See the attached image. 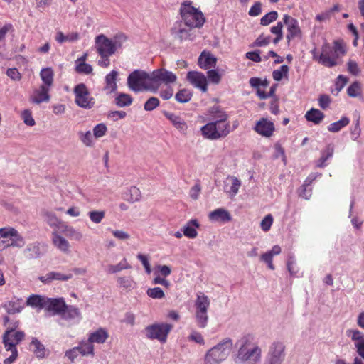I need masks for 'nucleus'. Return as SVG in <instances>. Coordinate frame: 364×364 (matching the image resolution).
<instances>
[{"label": "nucleus", "instance_id": "nucleus-39", "mask_svg": "<svg viewBox=\"0 0 364 364\" xmlns=\"http://www.w3.org/2000/svg\"><path fill=\"white\" fill-rule=\"evenodd\" d=\"M215 129V126L213 125L212 122H209L201 127V134L205 139H208L210 140L218 139Z\"/></svg>", "mask_w": 364, "mask_h": 364}, {"label": "nucleus", "instance_id": "nucleus-43", "mask_svg": "<svg viewBox=\"0 0 364 364\" xmlns=\"http://www.w3.org/2000/svg\"><path fill=\"white\" fill-rule=\"evenodd\" d=\"M79 38V34L73 32L64 35L61 31H58L55 36V40L59 43H63L65 42H74L77 41Z\"/></svg>", "mask_w": 364, "mask_h": 364}, {"label": "nucleus", "instance_id": "nucleus-45", "mask_svg": "<svg viewBox=\"0 0 364 364\" xmlns=\"http://www.w3.org/2000/svg\"><path fill=\"white\" fill-rule=\"evenodd\" d=\"M195 318L197 326L200 328H205L208 323L209 316L208 311H196Z\"/></svg>", "mask_w": 364, "mask_h": 364}, {"label": "nucleus", "instance_id": "nucleus-42", "mask_svg": "<svg viewBox=\"0 0 364 364\" xmlns=\"http://www.w3.org/2000/svg\"><path fill=\"white\" fill-rule=\"evenodd\" d=\"M119 287L127 290H132L137 287L136 282L131 277H119L117 278Z\"/></svg>", "mask_w": 364, "mask_h": 364}, {"label": "nucleus", "instance_id": "nucleus-63", "mask_svg": "<svg viewBox=\"0 0 364 364\" xmlns=\"http://www.w3.org/2000/svg\"><path fill=\"white\" fill-rule=\"evenodd\" d=\"M21 118L23 122L28 126H34L36 122L32 116V113L29 109H25L21 113Z\"/></svg>", "mask_w": 364, "mask_h": 364}, {"label": "nucleus", "instance_id": "nucleus-60", "mask_svg": "<svg viewBox=\"0 0 364 364\" xmlns=\"http://www.w3.org/2000/svg\"><path fill=\"white\" fill-rule=\"evenodd\" d=\"M107 127L104 123H100L93 127V136L95 138H100L105 135Z\"/></svg>", "mask_w": 364, "mask_h": 364}, {"label": "nucleus", "instance_id": "nucleus-41", "mask_svg": "<svg viewBox=\"0 0 364 364\" xmlns=\"http://www.w3.org/2000/svg\"><path fill=\"white\" fill-rule=\"evenodd\" d=\"M347 336L351 338L355 348L364 345V333L358 330L347 331Z\"/></svg>", "mask_w": 364, "mask_h": 364}, {"label": "nucleus", "instance_id": "nucleus-22", "mask_svg": "<svg viewBox=\"0 0 364 364\" xmlns=\"http://www.w3.org/2000/svg\"><path fill=\"white\" fill-rule=\"evenodd\" d=\"M42 216L43 218L44 221L54 230H57L59 231L61 228L62 225L64 224L65 222L62 221L60 218L57 217L55 213L44 210L42 212Z\"/></svg>", "mask_w": 364, "mask_h": 364}, {"label": "nucleus", "instance_id": "nucleus-8", "mask_svg": "<svg viewBox=\"0 0 364 364\" xmlns=\"http://www.w3.org/2000/svg\"><path fill=\"white\" fill-rule=\"evenodd\" d=\"M75 104L83 109H90L95 105V100L92 97L88 88L84 83L77 84L73 89Z\"/></svg>", "mask_w": 364, "mask_h": 364}, {"label": "nucleus", "instance_id": "nucleus-33", "mask_svg": "<svg viewBox=\"0 0 364 364\" xmlns=\"http://www.w3.org/2000/svg\"><path fill=\"white\" fill-rule=\"evenodd\" d=\"M23 254L29 259L38 258L41 256L39 244L36 242L28 244L24 249Z\"/></svg>", "mask_w": 364, "mask_h": 364}, {"label": "nucleus", "instance_id": "nucleus-49", "mask_svg": "<svg viewBox=\"0 0 364 364\" xmlns=\"http://www.w3.org/2000/svg\"><path fill=\"white\" fill-rule=\"evenodd\" d=\"M132 101L131 95L125 93H120L115 98L116 105L119 107L129 106Z\"/></svg>", "mask_w": 364, "mask_h": 364}, {"label": "nucleus", "instance_id": "nucleus-36", "mask_svg": "<svg viewBox=\"0 0 364 364\" xmlns=\"http://www.w3.org/2000/svg\"><path fill=\"white\" fill-rule=\"evenodd\" d=\"M305 117L307 121L318 124L323 119L324 114L319 109L312 108L306 113Z\"/></svg>", "mask_w": 364, "mask_h": 364}, {"label": "nucleus", "instance_id": "nucleus-16", "mask_svg": "<svg viewBox=\"0 0 364 364\" xmlns=\"http://www.w3.org/2000/svg\"><path fill=\"white\" fill-rule=\"evenodd\" d=\"M187 80L191 85L199 88L202 92H205L207 91V77L202 73L190 71L187 74Z\"/></svg>", "mask_w": 364, "mask_h": 364}, {"label": "nucleus", "instance_id": "nucleus-21", "mask_svg": "<svg viewBox=\"0 0 364 364\" xmlns=\"http://www.w3.org/2000/svg\"><path fill=\"white\" fill-rule=\"evenodd\" d=\"M65 308V302L63 298L51 299L47 297L45 309L52 311L53 314H60Z\"/></svg>", "mask_w": 364, "mask_h": 364}, {"label": "nucleus", "instance_id": "nucleus-19", "mask_svg": "<svg viewBox=\"0 0 364 364\" xmlns=\"http://www.w3.org/2000/svg\"><path fill=\"white\" fill-rule=\"evenodd\" d=\"M164 116L181 134H187L188 127L186 122L181 117L168 112H164Z\"/></svg>", "mask_w": 364, "mask_h": 364}, {"label": "nucleus", "instance_id": "nucleus-27", "mask_svg": "<svg viewBox=\"0 0 364 364\" xmlns=\"http://www.w3.org/2000/svg\"><path fill=\"white\" fill-rule=\"evenodd\" d=\"M200 226L196 219H191L183 228V235L190 239L196 238L198 235L197 228Z\"/></svg>", "mask_w": 364, "mask_h": 364}, {"label": "nucleus", "instance_id": "nucleus-44", "mask_svg": "<svg viewBox=\"0 0 364 364\" xmlns=\"http://www.w3.org/2000/svg\"><path fill=\"white\" fill-rule=\"evenodd\" d=\"M31 348H32V350L36 355V357L39 358H42L46 355V348L36 338L32 339L31 343Z\"/></svg>", "mask_w": 364, "mask_h": 364}, {"label": "nucleus", "instance_id": "nucleus-59", "mask_svg": "<svg viewBox=\"0 0 364 364\" xmlns=\"http://www.w3.org/2000/svg\"><path fill=\"white\" fill-rule=\"evenodd\" d=\"M108 230L110 231L112 235L119 240L127 241L130 238V235L124 230L110 228L108 229Z\"/></svg>", "mask_w": 364, "mask_h": 364}, {"label": "nucleus", "instance_id": "nucleus-20", "mask_svg": "<svg viewBox=\"0 0 364 364\" xmlns=\"http://www.w3.org/2000/svg\"><path fill=\"white\" fill-rule=\"evenodd\" d=\"M208 218L213 223H225L232 220V216L227 210L218 208L209 213Z\"/></svg>", "mask_w": 364, "mask_h": 364}, {"label": "nucleus", "instance_id": "nucleus-10", "mask_svg": "<svg viewBox=\"0 0 364 364\" xmlns=\"http://www.w3.org/2000/svg\"><path fill=\"white\" fill-rule=\"evenodd\" d=\"M285 355L284 344L281 341H274L269 348L264 364H282Z\"/></svg>", "mask_w": 364, "mask_h": 364}, {"label": "nucleus", "instance_id": "nucleus-23", "mask_svg": "<svg viewBox=\"0 0 364 364\" xmlns=\"http://www.w3.org/2000/svg\"><path fill=\"white\" fill-rule=\"evenodd\" d=\"M217 58L209 52L203 51L198 58L199 66L205 70H210L215 68Z\"/></svg>", "mask_w": 364, "mask_h": 364}, {"label": "nucleus", "instance_id": "nucleus-7", "mask_svg": "<svg viewBox=\"0 0 364 364\" xmlns=\"http://www.w3.org/2000/svg\"><path fill=\"white\" fill-rule=\"evenodd\" d=\"M173 328V325L167 323H154L147 326L145 329L146 336L151 340L156 339L164 343L167 341L168 335Z\"/></svg>", "mask_w": 364, "mask_h": 364}, {"label": "nucleus", "instance_id": "nucleus-29", "mask_svg": "<svg viewBox=\"0 0 364 364\" xmlns=\"http://www.w3.org/2000/svg\"><path fill=\"white\" fill-rule=\"evenodd\" d=\"M4 308L7 313L14 314L20 313L24 308V304L22 299H14L11 301L6 302L4 305Z\"/></svg>", "mask_w": 364, "mask_h": 364}, {"label": "nucleus", "instance_id": "nucleus-62", "mask_svg": "<svg viewBox=\"0 0 364 364\" xmlns=\"http://www.w3.org/2000/svg\"><path fill=\"white\" fill-rule=\"evenodd\" d=\"M171 273V268L167 265H156L154 269V274H158L164 277H167Z\"/></svg>", "mask_w": 364, "mask_h": 364}, {"label": "nucleus", "instance_id": "nucleus-34", "mask_svg": "<svg viewBox=\"0 0 364 364\" xmlns=\"http://www.w3.org/2000/svg\"><path fill=\"white\" fill-rule=\"evenodd\" d=\"M53 70L51 68H43L40 72V77L43 82V85L50 88L53 83Z\"/></svg>", "mask_w": 364, "mask_h": 364}, {"label": "nucleus", "instance_id": "nucleus-48", "mask_svg": "<svg viewBox=\"0 0 364 364\" xmlns=\"http://www.w3.org/2000/svg\"><path fill=\"white\" fill-rule=\"evenodd\" d=\"M80 353L82 355H94V346L92 343L89 341H82L77 346Z\"/></svg>", "mask_w": 364, "mask_h": 364}, {"label": "nucleus", "instance_id": "nucleus-3", "mask_svg": "<svg viewBox=\"0 0 364 364\" xmlns=\"http://www.w3.org/2000/svg\"><path fill=\"white\" fill-rule=\"evenodd\" d=\"M232 345V341L229 338L222 340L206 352L203 364H220L230 355Z\"/></svg>", "mask_w": 364, "mask_h": 364}, {"label": "nucleus", "instance_id": "nucleus-64", "mask_svg": "<svg viewBox=\"0 0 364 364\" xmlns=\"http://www.w3.org/2000/svg\"><path fill=\"white\" fill-rule=\"evenodd\" d=\"M159 100L155 97H151L147 100L144 104V109L146 111H152L159 105Z\"/></svg>", "mask_w": 364, "mask_h": 364}, {"label": "nucleus", "instance_id": "nucleus-54", "mask_svg": "<svg viewBox=\"0 0 364 364\" xmlns=\"http://www.w3.org/2000/svg\"><path fill=\"white\" fill-rule=\"evenodd\" d=\"M288 72L289 67L286 65H283L279 69L273 71V79L276 81H280L283 77L287 76Z\"/></svg>", "mask_w": 364, "mask_h": 364}, {"label": "nucleus", "instance_id": "nucleus-37", "mask_svg": "<svg viewBox=\"0 0 364 364\" xmlns=\"http://www.w3.org/2000/svg\"><path fill=\"white\" fill-rule=\"evenodd\" d=\"M109 335L107 332L103 328H99L95 332H92L89 336V341L97 343H103L107 339Z\"/></svg>", "mask_w": 364, "mask_h": 364}, {"label": "nucleus", "instance_id": "nucleus-61", "mask_svg": "<svg viewBox=\"0 0 364 364\" xmlns=\"http://www.w3.org/2000/svg\"><path fill=\"white\" fill-rule=\"evenodd\" d=\"M274 218L271 214L267 215L260 223V228L264 232H267L270 230L273 224Z\"/></svg>", "mask_w": 364, "mask_h": 364}, {"label": "nucleus", "instance_id": "nucleus-28", "mask_svg": "<svg viewBox=\"0 0 364 364\" xmlns=\"http://www.w3.org/2000/svg\"><path fill=\"white\" fill-rule=\"evenodd\" d=\"M210 306V301L208 296L203 292H198L195 301L196 311H208Z\"/></svg>", "mask_w": 364, "mask_h": 364}, {"label": "nucleus", "instance_id": "nucleus-57", "mask_svg": "<svg viewBox=\"0 0 364 364\" xmlns=\"http://www.w3.org/2000/svg\"><path fill=\"white\" fill-rule=\"evenodd\" d=\"M146 294L154 299H161L165 296L164 291L160 287L149 288Z\"/></svg>", "mask_w": 364, "mask_h": 364}, {"label": "nucleus", "instance_id": "nucleus-55", "mask_svg": "<svg viewBox=\"0 0 364 364\" xmlns=\"http://www.w3.org/2000/svg\"><path fill=\"white\" fill-rule=\"evenodd\" d=\"M88 216L92 223L98 224L105 218V213L103 210H92L88 213Z\"/></svg>", "mask_w": 364, "mask_h": 364}, {"label": "nucleus", "instance_id": "nucleus-25", "mask_svg": "<svg viewBox=\"0 0 364 364\" xmlns=\"http://www.w3.org/2000/svg\"><path fill=\"white\" fill-rule=\"evenodd\" d=\"M117 75L118 72L113 70L105 76V86L104 90L107 94H111L117 90V85L116 81Z\"/></svg>", "mask_w": 364, "mask_h": 364}, {"label": "nucleus", "instance_id": "nucleus-24", "mask_svg": "<svg viewBox=\"0 0 364 364\" xmlns=\"http://www.w3.org/2000/svg\"><path fill=\"white\" fill-rule=\"evenodd\" d=\"M60 315L63 319L68 321L76 320L77 322H79L82 318L81 313L78 308L66 304L65 308L62 311Z\"/></svg>", "mask_w": 364, "mask_h": 364}, {"label": "nucleus", "instance_id": "nucleus-26", "mask_svg": "<svg viewBox=\"0 0 364 364\" xmlns=\"http://www.w3.org/2000/svg\"><path fill=\"white\" fill-rule=\"evenodd\" d=\"M46 296L32 294L27 299L26 304L33 309L41 310L46 309Z\"/></svg>", "mask_w": 364, "mask_h": 364}, {"label": "nucleus", "instance_id": "nucleus-30", "mask_svg": "<svg viewBox=\"0 0 364 364\" xmlns=\"http://www.w3.org/2000/svg\"><path fill=\"white\" fill-rule=\"evenodd\" d=\"M59 231L61 234H64L68 237L76 241H80L82 238V234L80 231L77 230L73 226L68 225L65 223L62 225Z\"/></svg>", "mask_w": 364, "mask_h": 364}, {"label": "nucleus", "instance_id": "nucleus-1", "mask_svg": "<svg viewBox=\"0 0 364 364\" xmlns=\"http://www.w3.org/2000/svg\"><path fill=\"white\" fill-rule=\"evenodd\" d=\"M252 337L250 335L243 337L240 341V346L235 358L237 364L247 363H259L262 359L261 348L252 342Z\"/></svg>", "mask_w": 364, "mask_h": 364}, {"label": "nucleus", "instance_id": "nucleus-9", "mask_svg": "<svg viewBox=\"0 0 364 364\" xmlns=\"http://www.w3.org/2000/svg\"><path fill=\"white\" fill-rule=\"evenodd\" d=\"M150 74L151 84L154 87L153 92H156L162 84L168 85L176 82L177 80L176 74L165 68L156 69Z\"/></svg>", "mask_w": 364, "mask_h": 364}, {"label": "nucleus", "instance_id": "nucleus-13", "mask_svg": "<svg viewBox=\"0 0 364 364\" xmlns=\"http://www.w3.org/2000/svg\"><path fill=\"white\" fill-rule=\"evenodd\" d=\"M23 331H14L13 329L7 330L3 336V341L6 350L16 349L18 345L24 338Z\"/></svg>", "mask_w": 364, "mask_h": 364}, {"label": "nucleus", "instance_id": "nucleus-14", "mask_svg": "<svg viewBox=\"0 0 364 364\" xmlns=\"http://www.w3.org/2000/svg\"><path fill=\"white\" fill-rule=\"evenodd\" d=\"M253 129L259 135L269 138L273 135L275 131V127L273 122L267 118L262 117L255 123Z\"/></svg>", "mask_w": 364, "mask_h": 364}, {"label": "nucleus", "instance_id": "nucleus-56", "mask_svg": "<svg viewBox=\"0 0 364 364\" xmlns=\"http://www.w3.org/2000/svg\"><path fill=\"white\" fill-rule=\"evenodd\" d=\"M278 18V13L276 11H272L267 14H265L264 16L262 17L260 20V23L262 26H268L271 23L276 21Z\"/></svg>", "mask_w": 364, "mask_h": 364}, {"label": "nucleus", "instance_id": "nucleus-52", "mask_svg": "<svg viewBox=\"0 0 364 364\" xmlns=\"http://www.w3.org/2000/svg\"><path fill=\"white\" fill-rule=\"evenodd\" d=\"M127 200L131 203L139 201L141 199V193L136 186H132L129 190V193L127 195Z\"/></svg>", "mask_w": 364, "mask_h": 364}, {"label": "nucleus", "instance_id": "nucleus-35", "mask_svg": "<svg viewBox=\"0 0 364 364\" xmlns=\"http://www.w3.org/2000/svg\"><path fill=\"white\" fill-rule=\"evenodd\" d=\"M212 123L215 126V131L218 139L224 138L230 132V125L228 122H217L213 121Z\"/></svg>", "mask_w": 364, "mask_h": 364}, {"label": "nucleus", "instance_id": "nucleus-11", "mask_svg": "<svg viewBox=\"0 0 364 364\" xmlns=\"http://www.w3.org/2000/svg\"><path fill=\"white\" fill-rule=\"evenodd\" d=\"M282 21L287 27L286 38L289 43L295 38L301 39L302 38V31L296 18L284 14Z\"/></svg>", "mask_w": 364, "mask_h": 364}, {"label": "nucleus", "instance_id": "nucleus-50", "mask_svg": "<svg viewBox=\"0 0 364 364\" xmlns=\"http://www.w3.org/2000/svg\"><path fill=\"white\" fill-rule=\"evenodd\" d=\"M210 113L213 114V119L217 122H227L228 114L223 110L218 109V107H213Z\"/></svg>", "mask_w": 364, "mask_h": 364}, {"label": "nucleus", "instance_id": "nucleus-46", "mask_svg": "<svg viewBox=\"0 0 364 364\" xmlns=\"http://www.w3.org/2000/svg\"><path fill=\"white\" fill-rule=\"evenodd\" d=\"M333 154V147L328 145L321 153V158L317 161L316 166L323 168L326 166V161L331 158Z\"/></svg>", "mask_w": 364, "mask_h": 364}, {"label": "nucleus", "instance_id": "nucleus-32", "mask_svg": "<svg viewBox=\"0 0 364 364\" xmlns=\"http://www.w3.org/2000/svg\"><path fill=\"white\" fill-rule=\"evenodd\" d=\"M191 28H183L181 22H177L171 29V33L181 41L187 40L190 37Z\"/></svg>", "mask_w": 364, "mask_h": 364}, {"label": "nucleus", "instance_id": "nucleus-2", "mask_svg": "<svg viewBox=\"0 0 364 364\" xmlns=\"http://www.w3.org/2000/svg\"><path fill=\"white\" fill-rule=\"evenodd\" d=\"M125 40L123 35L109 38L104 34H100L95 38V48L100 56H111L122 48Z\"/></svg>", "mask_w": 364, "mask_h": 364}, {"label": "nucleus", "instance_id": "nucleus-47", "mask_svg": "<svg viewBox=\"0 0 364 364\" xmlns=\"http://www.w3.org/2000/svg\"><path fill=\"white\" fill-rule=\"evenodd\" d=\"M350 123V119L347 117H342L341 119L336 122L331 123L328 127V130L331 132H338Z\"/></svg>", "mask_w": 364, "mask_h": 364}, {"label": "nucleus", "instance_id": "nucleus-31", "mask_svg": "<svg viewBox=\"0 0 364 364\" xmlns=\"http://www.w3.org/2000/svg\"><path fill=\"white\" fill-rule=\"evenodd\" d=\"M87 57V54L85 53L75 60V70L78 73L88 75L92 72V65L85 63Z\"/></svg>", "mask_w": 364, "mask_h": 364}, {"label": "nucleus", "instance_id": "nucleus-18", "mask_svg": "<svg viewBox=\"0 0 364 364\" xmlns=\"http://www.w3.org/2000/svg\"><path fill=\"white\" fill-rule=\"evenodd\" d=\"M241 181L235 176H228L224 181L223 190L230 198H234L241 187Z\"/></svg>", "mask_w": 364, "mask_h": 364}, {"label": "nucleus", "instance_id": "nucleus-5", "mask_svg": "<svg viewBox=\"0 0 364 364\" xmlns=\"http://www.w3.org/2000/svg\"><path fill=\"white\" fill-rule=\"evenodd\" d=\"M180 14L184 24L189 28H200L204 22L203 13L192 6L191 2H184L180 8Z\"/></svg>", "mask_w": 364, "mask_h": 364}, {"label": "nucleus", "instance_id": "nucleus-12", "mask_svg": "<svg viewBox=\"0 0 364 364\" xmlns=\"http://www.w3.org/2000/svg\"><path fill=\"white\" fill-rule=\"evenodd\" d=\"M0 237L1 238H8L11 240V243L8 244V247H23L26 241L24 237L14 228L7 226L0 228Z\"/></svg>", "mask_w": 364, "mask_h": 364}, {"label": "nucleus", "instance_id": "nucleus-15", "mask_svg": "<svg viewBox=\"0 0 364 364\" xmlns=\"http://www.w3.org/2000/svg\"><path fill=\"white\" fill-rule=\"evenodd\" d=\"M51 240L53 246L60 252L65 255H69L71 252V245L69 241L62 235L60 231L53 230Z\"/></svg>", "mask_w": 364, "mask_h": 364}, {"label": "nucleus", "instance_id": "nucleus-51", "mask_svg": "<svg viewBox=\"0 0 364 364\" xmlns=\"http://www.w3.org/2000/svg\"><path fill=\"white\" fill-rule=\"evenodd\" d=\"M283 21L278 22L276 26H274L270 28L271 33L276 35V37L272 40V42L274 44H277L283 38Z\"/></svg>", "mask_w": 364, "mask_h": 364}, {"label": "nucleus", "instance_id": "nucleus-53", "mask_svg": "<svg viewBox=\"0 0 364 364\" xmlns=\"http://www.w3.org/2000/svg\"><path fill=\"white\" fill-rule=\"evenodd\" d=\"M192 97V93L187 89L179 90L175 95V99L180 103L188 102Z\"/></svg>", "mask_w": 364, "mask_h": 364}, {"label": "nucleus", "instance_id": "nucleus-17", "mask_svg": "<svg viewBox=\"0 0 364 364\" xmlns=\"http://www.w3.org/2000/svg\"><path fill=\"white\" fill-rule=\"evenodd\" d=\"M50 88L41 85L39 87L35 88L30 96L31 102L39 105L42 102H47L50 100L49 91Z\"/></svg>", "mask_w": 364, "mask_h": 364}, {"label": "nucleus", "instance_id": "nucleus-4", "mask_svg": "<svg viewBox=\"0 0 364 364\" xmlns=\"http://www.w3.org/2000/svg\"><path fill=\"white\" fill-rule=\"evenodd\" d=\"M127 85L131 90L136 92L144 90L153 92L154 89L150 73L141 70H135L129 75Z\"/></svg>", "mask_w": 364, "mask_h": 364}, {"label": "nucleus", "instance_id": "nucleus-38", "mask_svg": "<svg viewBox=\"0 0 364 364\" xmlns=\"http://www.w3.org/2000/svg\"><path fill=\"white\" fill-rule=\"evenodd\" d=\"M131 265L128 263L126 258H123L117 264H109L107 267V272L108 274H116L124 269H129Z\"/></svg>", "mask_w": 364, "mask_h": 364}, {"label": "nucleus", "instance_id": "nucleus-40", "mask_svg": "<svg viewBox=\"0 0 364 364\" xmlns=\"http://www.w3.org/2000/svg\"><path fill=\"white\" fill-rule=\"evenodd\" d=\"M79 139L80 141L87 147H92L95 145V137L93 134L91 133V132L87 131H80L77 133Z\"/></svg>", "mask_w": 364, "mask_h": 364}, {"label": "nucleus", "instance_id": "nucleus-58", "mask_svg": "<svg viewBox=\"0 0 364 364\" xmlns=\"http://www.w3.org/2000/svg\"><path fill=\"white\" fill-rule=\"evenodd\" d=\"M348 95L352 97H359L361 95V85L358 82H354L351 84L348 90Z\"/></svg>", "mask_w": 364, "mask_h": 364}, {"label": "nucleus", "instance_id": "nucleus-6", "mask_svg": "<svg viewBox=\"0 0 364 364\" xmlns=\"http://www.w3.org/2000/svg\"><path fill=\"white\" fill-rule=\"evenodd\" d=\"M311 53L314 60L326 67L332 68L338 64V58L329 43H326L322 46L321 53L314 48Z\"/></svg>", "mask_w": 364, "mask_h": 364}]
</instances>
